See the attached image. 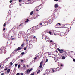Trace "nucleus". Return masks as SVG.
<instances>
[{"instance_id":"7c9ffc66","label":"nucleus","mask_w":75,"mask_h":75,"mask_svg":"<svg viewBox=\"0 0 75 75\" xmlns=\"http://www.w3.org/2000/svg\"><path fill=\"white\" fill-rule=\"evenodd\" d=\"M20 64H19L18 65V68H20Z\"/></svg>"},{"instance_id":"f03ea898","label":"nucleus","mask_w":75,"mask_h":75,"mask_svg":"<svg viewBox=\"0 0 75 75\" xmlns=\"http://www.w3.org/2000/svg\"><path fill=\"white\" fill-rule=\"evenodd\" d=\"M57 50L59 51V52L61 54H62L64 52V50L63 49H60L59 48L57 49Z\"/></svg>"},{"instance_id":"aec40b11","label":"nucleus","mask_w":75,"mask_h":75,"mask_svg":"<svg viewBox=\"0 0 75 75\" xmlns=\"http://www.w3.org/2000/svg\"><path fill=\"white\" fill-rule=\"evenodd\" d=\"M57 24H59V25L60 27H61L60 26H61L62 25L61 24V23H57Z\"/></svg>"},{"instance_id":"2f4dec72","label":"nucleus","mask_w":75,"mask_h":75,"mask_svg":"<svg viewBox=\"0 0 75 75\" xmlns=\"http://www.w3.org/2000/svg\"><path fill=\"white\" fill-rule=\"evenodd\" d=\"M40 70H38V71L37 72V74H38V73H40Z\"/></svg>"},{"instance_id":"cd10ccee","label":"nucleus","mask_w":75,"mask_h":75,"mask_svg":"<svg viewBox=\"0 0 75 75\" xmlns=\"http://www.w3.org/2000/svg\"><path fill=\"white\" fill-rule=\"evenodd\" d=\"M35 74H34V73H31V75H35Z\"/></svg>"},{"instance_id":"f257e3e1","label":"nucleus","mask_w":75,"mask_h":75,"mask_svg":"<svg viewBox=\"0 0 75 75\" xmlns=\"http://www.w3.org/2000/svg\"><path fill=\"white\" fill-rule=\"evenodd\" d=\"M32 70H33V68H31L30 70L29 69H28L26 71V74H30Z\"/></svg>"},{"instance_id":"20e7f679","label":"nucleus","mask_w":75,"mask_h":75,"mask_svg":"<svg viewBox=\"0 0 75 75\" xmlns=\"http://www.w3.org/2000/svg\"><path fill=\"white\" fill-rule=\"evenodd\" d=\"M43 63V61H42L40 63V65L39 66L40 68H41L42 67V65Z\"/></svg>"},{"instance_id":"39448f33","label":"nucleus","mask_w":75,"mask_h":75,"mask_svg":"<svg viewBox=\"0 0 75 75\" xmlns=\"http://www.w3.org/2000/svg\"><path fill=\"white\" fill-rule=\"evenodd\" d=\"M65 32L62 33H60V36H61V37H62L63 36H64V35H65Z\"/></svg>"},{"instance_id":"09e8293b","label":"nucleus","mask_w":75,"mask_h":75,"mask_svg":"<svg viewBox=\"0 0 75 75\" xmlns=\"http://www.w3.org/2000/svg\"><path fill=\"white\" fill-rule=\"evenodd\" d=\"M62 66H63V65H62V64H61L60 65V67H62Z\"/></svg>"},{"instance_id":"ddd939ff","label":"nucleus","mask_w":75,"mask_h":75,"mask_svg":"<svg viewBox=\"0 0 75 75\" xmlns=\"http://www.w3.org/2000/svg\"><path fill=\"white\" fill-rule=\"evenodd\" d=\"M10 72V69H8L7 71V73H9Z\"/></svg>"},{"instance_id":"e2e57ef3","label":"nucleus","mask_w":75,"mask_h":75,"mask_svg":"<svg viewBox=\"0 0 75 75\" xmlns=\"http://www.w3.org/2000/svg\"><path fill=\"white\" fill-rule=\"evenodd\" d=\"M54 35H55V34H54Z\"/></svg>"},{"instance_id":"f3484780","label":"nucleus","mask_w":75,"mask_h":75,"mask_svg":"<svg viewBox=\"0 0 75 75\" xmlns=\"http://www.w3.org/2000/svg\"><path fill=\"white\" fill-rule=\"evenodd\" d=\"M41 1L43 3H44L45 1H46V0H41Z\"/></svg>"},{"instance_id":"6e6d98bb","label":"nucleus","mask_w":75,"mask_h":75,"mask_svg":"<svg viewBox=\"0 0 75 75\" xmlns=\"http://www.w3.org/2000/svg\"><path fill=\"white\" fill-rule=\"evenodd\" d=\"M19 6H21V4H19Z\"/></svg>"},{"instance_id":"1a4fd4ad","label":"nucleus","mask_w":75,"mask_h":75,"mask_svg":"<svg viewBox=\"0 0 75 75\" xmlns=\"http://www.w3.org/2000/svg\"><path fill=\"white\" fill-rule=\"evenodd\" d=\"M49 72H50V73H52V72H53V69H50Z\"/></svg>"},{"instance_id":"052dcab7","label":"nucleus","mask_w":75,"mask_h":75,"mask_svg":"<svg viewBox=\"0 0 75 75\" xmlns=\"http://www.w3.org/2000/svg\"><path fill=\"white\" fill-rule=\"evenodd\" d=\"M48 38H47V39H48Z\"/></svg>"},{"instance_id":"338daca9","label":"nucleus","mask_w":75,"mask_h":75,"mask_svg":"<svg viewBox=\"0 0 75 75\" xmlns=\"http://www.w3.org/2000/svg\"><path fill=\"white\" fill-rule=\"evenodd\" d=\"M9 75H10V74Z\"/></svg>"},{"instance_id":"5fc2aeb1","label":"nucleus","mask_w":75,"mask_h":75,"mask_svg":"<svg viewBox=\"0 0 75 75\" xmlns=\"http://www.w3.org/2000/svg\"><path fill=\"white\" fill-rule=\"evenodd\" d=\"M47 38H46V40L47 41Z\"/></svg>"},{"instance_id":"f704fd0d","label":"nucleus","mask_w":75,"mask_h":75,"mask_svg":"<svg viewBox=\"0 0 75 75\" xmlns=\"http://www.w3.org/2000/svg\"><path fill=\"white\" fill-rule=\"evenodd\" d=\"M12 1H13L12 0H10L9 1L10 3H12Z\"/></svg>"},{"instance_id":"0e129e2a","label":"nucleus","mask_w":75,"mask_h":75,"mask_svg":"<svg viewBox=\"0 0 75 75\" xmlns=\"http://www.w3.org/2000/svg\"><path fill=\"white\" fill-rule=\"evenodd\" d=\"M54 35H55V34H54Z\"/></svg>"},{"instance_id":"3c124183","label":"nucleus","mask_w":75,"mask_h":75,"mask_svg":"<svg viewBox=\"0 0 75 75\" xmlns=\"http://www.w3.org/2000/svg\"><path fill=\"white\" fill-rule=\"evenodd\" d=\"M40 25H42V23H40Z\"/></svg>"},{"instance_id":"b1692460","label":"nucleus","mask_w":75,"mask_h":75,"mask_svg":"<svg viewBox=\"0 0 75 75\" xmlns=\"http://www.w3.org/2000/svg\"><path fill=\"white\" fill-rule=\"evenodd\" d=\"M22 55H23L24 54H25V53L24 52H22L21 53Z\"/></svg>"},{"instance_id":"69168bd1","label":"nucleus","mask_w":75,"mask_h":75,"mask_svg":"<svg viewBox=\"0 0 75 75\" xmlns=\"http://www.w3.org/2000/svg\"><path fill=\"white\" fill-rule=\"evenodd\" d=\"M56 52H58V51H56Z\"/></svg>"},{"instance_id":"79ce46f5","label":"nucleus","mask_w":75,"mask_h":75,"mask_svg":"<svg viewBox=\"0 0 75 75\" xmlns=\"http://www.w3.org/2000/svg\"><path fill=\"white\" fill-rule=\"evenodd\" d=\"M55 1H58V0H54Z\"/></svg>"},{"instance_id":"dca6fc26","label":"nucleus","mask_w":75,"mask_h":75,"mask_svg":"<svg viewBox=\"0 0 75 75\" xmlns=\"http://www.w3.org/2000/svg\"><path fill=\"white\" fill-rule=\"evenodd\" d=\"M65 57L64 56H62V59H65Z\"/></svg>"},{"instance_id":"864d4df0","label":"nucleus","mask_w":75,"mask_h":75,"mask_svg":"<svg viewBox=\"0 0 75 75\" xmlns=\"http://www.w3.org/2000/svg\"><path fill=\"white\" fill-rule=\"evenodd\" d=\"M35 59H37V57H35V58H34Z\"/></svg>"},{"instance_id":"5701e85b","label":"nucleus","mask_w":75,"mask_h":75,"mask_svg":"<svg viewBox=\"0 0 75 75\" xmlns=\"http://www.w3.org/2000/svg\"><path fill=\"white\" fill-rule=\"evenodd\" d=\"M48 33L49 34H52L51 32H50V31Z\"/></svg>"},{"instance_id":"ea45409f","label":"nucleus","mask_w":75,"mask_h":75,"mask_svg":"<svg viewBox=\"0 0 75 75\" xmlns=\"http://www.w3.org/2000/svg\"><path fill=\"white\" fill-rule=\"evenodd\" d=\"M4 73H2L1 74V75H4Z\"/></svg>"},{"instance_id":"473e14b6","label":"nucleus","mask_w":75,"mask_h":75,"mask_svg":"<svg viewBox=\"0 0 75 75\" xmlns=\"http://www.w3.org/2000/svg\"><path fill=\"white\" fill-rule=\"evenodd\" d=\"M16 75H20V73H17Z\"/></svg>"},{"instance_id":"4d7b16f0","label":"nucleus","mask_w":75,"mask_h":75,"mask_svg":"<svg viewBox=\"0 0 75 75\" xmlns=\"http://www.w3.org/2000/svg\"><path fill=\"white\" fill-rule=\"evenodd\" d=\"M1 66L0 64V68H1Z\"/></svg>"},{"instance_id":"13d9d810","label":"nucleus","mask_w":75,"mask_h":75,"mask_svg":"<svg viewBox=\"0 0 75 75\" xmlns=\"http://www.w3.org/2000/svg\"><path fill=\"white\" fill-rule=\"evenodd\" d=\"M27 67H28V65H27Z\"/></svg>"},{"instance_id":"bb28decb","label":"nucleus","mask_w":75,"mask_h":75,"mask_svg":"<svg viewBox=\"0 0 75 75\" xmlns=\"http://www.w3.org/2000/svg\"><path fill=\"white\" fill-rule=\"evenodd\" d=\"M27 50V47H24V50Z\"/></svg>"},{"instance_id":"c03bdc74","label":"nucleus","mask_w":75,"mask_h":75,"mask_svg":"<svg viewBox=\"0 0 75 75\" xmlns=\"http://www.w3.org/2000/svg\"><path fill=\"white\" fill-rule=\"evenodd\" d=\"M33 38H36V37L35 36H34L33 37Z\"/></svg>"},{"instance_id":"0eeeda50","label":"nucleus","mask_w":75,"mask_h":75,"mask_svg":"<svg viewBox=\"0 0 75 75\" xmlns=\"http://www.w3.org/2000/svg\"><path fill=\"white\" fill-rule=\"evenodd\" d=\"M53 71V72H57V70L56 69V68H54L52 69Z\"/></svg>"},{"instance_id":"680f3d73","label":"nucleus","mask_w":75,"mask_h":75,"mask_svg":"<svg viewBox=\"0 0 75 75\" xmlns=\"http://www.w3.org/2000/svg\"><path fill=\"white\" fill-rule=\"evenodd\" d=\"M0 51H1V50L0 49Z\"/></svg>"},{"instance_id":"a211bd4d","label":"nucleus","mask_w":75,"mask_h":75,"mask_svg":"<svg viewBox=\"0 0 75 75\" xmlns=\"http://www.w3.org/2000/svg\"><path fill=\"white\" fill-rule=\"evenodd\" d=\"M24 69H25L26 68V66H25V65H24V66H23Z\"/></svg>"},{"instance_id":"4be33fe9","label":"nucleus","mask_w":75,"mask_h":75,"mask_svg":"<svg viewBox=\"0 0 75 75\" xmlns=\"http://www.w3.org/2000/svg\"><path fill=\"white\" fill-rule=\"evenodd\" d=\"M13 64V63H12V62H10V65H12Z\"/></svg>"},{"instance_id":"c756f323","label":"nucleus","mask_w":75,"mask_h":75,"mask_svg":"<svg viewBox=\"0 0 75 75\" xmlns=\"http://www.w3.org/2000/svg\"><path fill=\"white\" fill-rule=\"evenodd\" d=\"M48 59H46V62H48Z\"/></svg>"},{"instance_id":"6e6552de","label":"nucleus","mask_w":75,"mask_h":75,"mask_svg":"<svg viewBox=\"0 0 75 75\" xmlns=\"http://www.w3.org/2000/svg\"><path fill=\"white\" fill-rule=\"evenodd\" d=\"M55 27L56 28H59V25H58V24H57L56 25Z\"/></svg>"},{"instance_id":"a878e982","label":"nucleus","mask_w":75,"mask_h":75,"mask_svg":"<svg viewBox=\"0 0 75 75\" xmlns=\"http://www.w3.org/2000/svg\"><path fill=\"white\" fill-rule=\"evenodd\" d=\"M5 26H6V23H4L3 25L4 27Z\"/></svg>"},{"instance_id":"412c9836","label":"nucleus","mask_w":75,"mask_h":75,"mask_svg":"<svg viewBox=\"0 0 75 75\" xmlns=\"http://www.w3.org/2000/svg\"><path fill=\"white\" fill-rule=\"evenodd\" d=\"M24 43H23L21 45V47H23V46H24Z\"/></svg>"},{"instance_id":"37998d69","label":"nucleus","mask_w":75,"mask_h":75,"mask_svg":"<svg viewBox=\"0 0 75 75\" xmlns=\"http://www.w3.org/2000/svg\"><path fill=\"white\" fill-rule=\"evenodd\" d=\"M25 41L26 42H27L28 41V40H27V39H26Z\"/></svg>"},{"instance_id":"7ed1b4c3","label":"nucleus","mask_w":75,"mask_h":75,"mask_svg":"<svg viewBox=\"0 0 75 75\" xmlns=\"http://www.w3.org/2000/svg\"><path fill=\"white\" fill-rule=\"evenodd\" d=\"M21 49H22V47H18L17 49L15 50V51L16 52H17V51L20 50H21Z\"/></svg>"},{"instance_id":"c85d7f7f","label":"nucleus","mask_w":75,"mask_h":75,"mask_svg":"<svg viewBox=\"0 0 75 75\" xmlns=\"http://www.w3.org/2000/svg\"><path fill=\"white\" fill-rule=\"evenodd\" d=\"M17 65H18V64H15V67H17Z\"/></svg>"},{"instance_id":"c9c22d12","label":"nucleus","mask_w":75,"mask_h":75,"mask_svg":"<svg viewBox=\"0 0 75 75\" xmlns=\"http://www.w3.org/2000/svg\"><path fill=\"white\" fill-rule=\"evenodd\" d=\"M6 61H8V58H7L6 59Z\"/></svg>"},{"instance_id":"423d86ee","label":"nucleus","mask_w":75,"mask_h":75,"mask_svg":"<svg viewBox=\"0 0 75 75\" xmlns=\"http://www.w3.org/2000/svg\"><path fill=\"white\" fill-rule=\"evenodd\" d=\"M52 20L50 19L49 20L48 23L49 24H51L52 23Z\"/></svg>"},{"instance_id":"58836bf2","label":"nucleus","mask_w":75,"mask_h":75,"mask_svg":"<svg viewBox=\"0 0 75 75\" xmlns=\"http://www.w3.org/2000/svg\"><path fill=\"white\" fill-rule=\"evenodd\" d=\"M11 40H14V38H12L11 39Z\"/></svg>"},{"instance_id":"bf43d9fd","label":"nucleus","mask_w":75,"mask_h":75,"mask_svg":"<svg viewBox=\"0 0 75 75\" xmlns=\"http://www.w3.org/2000/svg\"><path fill=\"white\" fill-rule=\"evenodd\" d=\"M19 34L18 35V37H19Z\"/></svg>"},{"instance_id":"8fccbe9b","label":"nucleus","mask_w":75,"mask_h":75,"mask_svg":"<svg viewBox=\"0 0 75 75\" xmlns=\"http://www.w3.org/2000/svg\"><path fill=\"white\" fill-rule=\"evenodd\" d=\"M10 57H8V58H8V59H10Z\"/></svg>"},{"instance_id":"9b49d317","label":"nucleus","mask_w":75,"mask_h":75,"mask_svg":"<svg viewBox=\"0 0 75 75\" xmlns=\"http://www.w3.org/2000/svg\"><path fill=\"white\" fill-rule=\"evenodd\" d=\"M44 23L46 25H48V22L47 21L44 22Z\"/></svg>"},{"instance_id":"2eb2a0df","label":"nucleus","mask_w":75,"mask_h":75,"mask_svg":"<svg viewBox=\"0 0 75 75\" xmlns=\"http://www.w3.org/2000/svg\"><path fill=\"white\" fill-rule=\"evenodd\" d=\"M42 39H43V40H45V36H42Z\"/></svg>"},{"instance_id":"4468645a","label":"nucleus","mask_w":75,"mask_h":75,"mask_svg":"<svg viewBox=\"0 0 75 75\" xmlns=\"http://www.w3.org/2000/svg\"><path fill=\"white\" fill-rule=\"evenodd\" d=\"M33 13H34V11H32L30 13V15H33Z\"/></svg>"},{"instance_id":"e433bc0d","label":"nucleus","mask_w":75,"mask_h":75,"mask_svg":"<svg viewBox=\"0 0 75 75\" xmlns=\"http://www.w3.org/2000/svg\"><path fill=\"white\" fill-rule=\"evenodd\" d=\"M20 74L21 75H23V73H21Z\"/></svg>"},{"instance_id":"603ef678","label":"nucleus","mask_w":75,"mask_h":75,"mask_svg":"<svg viewBox=\"0 0 75 75\" xmlns=\"http://www.w3.org/2000/svg\"><path fill=\"white\" fill-rule=\"evenodd\" d=\"M50 42H52V40H50Z\"/></svg>"},{"instance_id":"393cba45","label":"nucleus","mask_w":75,"mask_h":75,"mask_svg":"<svg viewBox=\"0 0 75 75\" xmlns=\"http://www.w3.org/2000/svg\"><path fill=\"white\" fill-rule=\"evenodd\" d=\"M5 30H6V28H4L3 30L4 31H5Z\"/></svg>"},{"instance_id":"f8f14e48","label":"nucleus","mask_w":75,"mask_h":75,"mask_svg":"<svg viewBox=\"0 0 75 75\" xmlns=\"http://www.w3.org/2000/svg\"><path fill=\"white\" fill-rule=\"evenodd\" d=\"M56 71H59L60 70V69L59 67H57V68H56Z\"/></svg>"},{"instance_id":"9d476101","label":"nucleus","mask_w":75,"mask_h":75,"mask_svg":"<svg viewBox=\"0 0 75 75\" xmlns=\"http://www.w3.org/2000/svg\"><path fill=\"white\" fill-rule=\"evenodd\" d=\"M54 7L55 8H57V7H58V4H56L54 5Z\"/></svg>"},{"instance_id":"4c0bfd02","label":"nucleus","mask_w":75,"mask_h":75,"mask_svg":"<svg viewBox=\"0 0 75 75\" xmlns=\"http://www.w3.org/2000/svg\"><path fill=\"white\" fill-rule=\"evenodd\" d=\"M22 1V0H19L18 1L19 2H20L21 1Z\"/></svg>"},{"instance_id":"49530a36","label":"nucleus","mask_w":75,"mask_h":75,"mask_svg":"<svg viewBox=\"0 0 75 75\" xmlns=\"http://www.w3.org/2000/svg\"><path fill=\"white\" fill-rule=\"evenodd\" d=\"M24 61V60H21V62H23V61Z\"/></svg>"},{"instance_id":"72a5a7b5","label":"nucleus","mask_w":75,"mask_h":75,"mask_svg":"<svg viewBox=\"0 0 75 75\" xmlns=\"http://www.w3.org/2000/svg\"><path fill=\"white\" fill-rule=\"evenodd\" d=\"M8 69L6 68V69H4V70H5V71H7V70H8Z\"/></svg>"},{"instance_id":"a18cd8bd","label":"nucleus","mask_w":75,"mask_h":75,"mask_svg":"<svg viewBox=\"0 0 75 75\" xmlns=\"http://www.w3.org/2000/svg\"><path fill=\"white\" fill-rule=\"evenodd\" d=\"M73 61H74V62H75V59H73Z\"/></svg>"},{"instance_id":"de8ad7c7","label":"nucleus","mask_w":75,"mask_h":75,"mask_svg":"<svg viewBox=\"0 0 75 75\" xmlns=\"http://www.w3.org/2000/svg\"><path fill=\"white\" fill-rule=\"evenodd\" d=\"M36 11H38V9H36Z\"/></svg>"},{"instance_id":"a19ab883","label":"nucleus","mask_w":75,"mask_h":75,"mask_svg":"<svg viewBox=\"0 0 75 75\" xmlns=\"http://www.w3.org/2000/svg\"><path fill=\"white\" fill-rule=\"evenodd\" d=\"M22 24H23V23H21V24H20L19 25V26H21V25H22Z\"/></svg>"},{"instance_id":"6ab92c4d","label":"nucleus","mask_w":75,"mask_h":75,"mask_svg":"<svg viewBox=\"0 0 75 75\" xmlns=\"http://www.w3.org/2000/svg\"><path fill=\"white\" fill-rule=\"evenodd\" d=\"M28 21H29V19H27L25 21L26 23H27V22H28Z\"/></svg>"}]
</instances>
